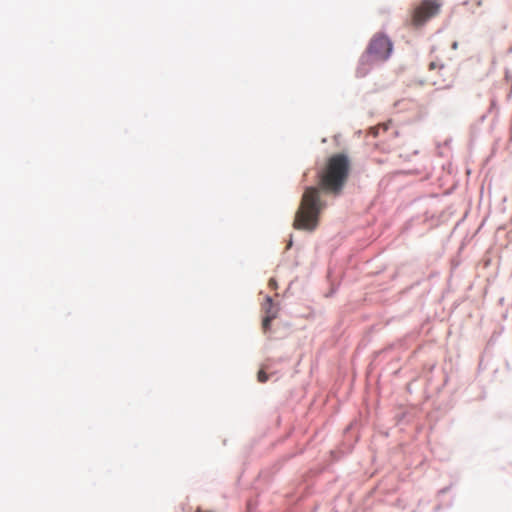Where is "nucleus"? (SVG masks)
<instances>
[{"label": "nucleus", "instance_id": "1", "mask_svg": "<svg viewBox=\"0 0 512 512\" xmlns=\"http://www.w3.org/2000/svg\"><path fill=\"white\" fill-rule=\"evenodd\" d=\"M349 172L350 161L345 154L339 153L328 158L317 174L319 187H307L302 195L293 221L295 229L312 232L317 228L320 214L326 207L321 199V190L334 195L340 194Z\"/></svg>", "mask_w": 512, "mask_h": 512}, {"label": "nucleus", "instance_id": "2", "mask_svg": "<svg viewBox=\"0 0 512 512\" xmlns=\"http://www.w3.org/2000/svg\"><path fill=\"white\" fill-rule=\"evenodd\" d=\"M392 50L393 43L390 38L382 33H376L362 56V63L384 62L390 57Z\"/></svg>", "mask_w": 512, "mask_h": 512}, {"label": "nucleus", "instance_id": "3", "mask_svg": "<svg viewBox=\"0 0 512 512\" xmlns=\"http://www.w3.org/2000/svg\"><path fill=\"white\" fill-rule=\"evenodd\" d=\"M441 2L438 0H423L417 5L412 13V24L416 27L422 26L428 20L439 14Z\"/></svg>", "mask_w": 512, "mask_h": 512}, {"label": "nucleus", "instance_id": "4", "mask_svg": "<svg viewBox=\"0 0 512 512\" xmlns=\"http://www.w3.org/2000/svg\"><path fill=\"white\" fill-rule=\"evenodd\" d=\"M263 309L265 310V317L262 321V328L266 332L270 328L272 320L276 317V312L273 310V303L271 297H266V302L263 306Z\"/></svg>", "mask_w": 512, "mask_h": 512}, {"label": "nucleus", "instance_id": "5", "mask_svg": "<svg viewBox=\"0 0 512 512\" xmlns=\"http://www.w3.org/2000/svg\"><path fill=\"white\" fill-rule=\"evenodd\" d=\"M388 129V124L387 123H384V124H381V125H378V126H375V127H372L370 129V133L373 135V136H378L379 135V132L380 130H383V131H386Z\"/></svg>", "mask_w": 512, "mask_h": 512}, {"label": "nucleus", "instance_id": "6", "mask_svg": "<svg viewBox=\"0 0 512 512\" xmlns=\"http://www.w3.org/2000/svg\"><path fill=\"white\" fill-rule=\"evenodd\" d=\"M258 381L264 383L268 380V375L264 370H260L257 374Z\"/></svg>", "mask_w": 512, "mask_h": 512}, {"label": "nucleus", "instance_id": "7", "mask_svg": "<svg viewBox=\"0 0 512 512\" xmlns=\"http://www.w3.org/2000/svg\"><path fill=\"white\" fill-rule=\"evenodd\" d=\"M268 285L269 287H271L272 289H275L277 287V282L275 279L271 278L268 282Z\"/></svg>", "mask_w": 512, "mask_h": 512}, {"label": "nucleus", "instance_id": "8", "mask_svg": "<svg viewBox=\"0 0 512 512\" xmlns=\"http://www.w3.org/2000/svg\"><path fill=\"white\" fill-rule=\"evenodd\" d=\"M436 67H438V66L436 65L435 62H431L429 65L430 70H434Z\"/></svg>", "mask_w": 512, "mask_h": 512}, {"label": "nucleus", "instance_id": "9", "mask_svg": "<svg viewBox=\"0 0 512 512\" xmlns=\"http://www.w3.org/2000/svg\"><path fill=\"white\" fill-rule=\"evenodd\" d=\"M438 68H439V70H444V66L443 65H440Z\"/></svg>", "mask_w": 512, "mask_h": 512}]
</instances>
